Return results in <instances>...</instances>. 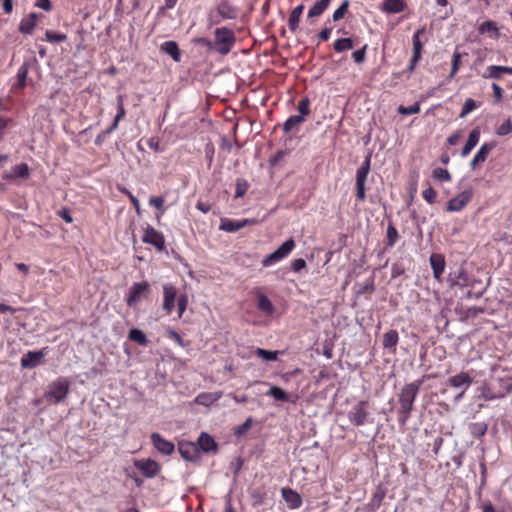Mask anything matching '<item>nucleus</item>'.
Instances as JSON below:
<instances>
[{"label": "nucleus", "instance_id": "64", "mask_svg": "<svg viewBox=\"0 0 512 512\" xmlns=\"http://www.w3.org/2000/svg\"><path fill=\"white\" fill-rule=\"evenodd\" d=\"M58 214L67 223H71L73 221V218L71 217L70 211L68 209H61Z\"/></svg>", "mask_w": 512, "mask_h": 512}, {"label": "nucleus", "instance_id": "33", "mask_svg": "<svg viewBox=\"0 0 512 512\" xmlns=\"http://www.w3.org/2000/svg\"><path fill=\"white\" fill-rule=\"evenodd\" d=\"M405 9L403 0H384L382 10L387 13H400Z\"/></svg>", "mask_w": 512, "mask_h": 512}, {"label": "nucleus", "instance_id": "36", "mask_svg": "<svg viewBox=\"0 0 512 512\" xmlns=\"http://www.w3.org/2000/svg\"><path fill=\"white\" fill-rule=\"evenodd\" d=\"M220 398L217 393H201L195 398V402L199 405L209 406Z\"/></svg>", "mask_w": 512, "mask_h": 512}, {"label": "nucleus", "instance_id": "39", "mask_svg": "<svg viewBox=\"0 0 512 512\" xmlns=\"http://www.w3.org/2000/svg\"><path fill=\"white\" fill-rule=\"evenodd\" d=\"M353 41L351 38H339L334 42V50L338 53L352 49Z\"/></svg>", "mask_w": 512, "mask_h": 512}, {"label": "nucleus", "instance_id": "6", "mask_svg": "<svg viewBox=\"0 0 512 512\" xmlns=\"http://www.w3.org/2000/svg\"><path fill=\"white\" fill-rule=\"evenodd\" d=\"M177 298V288L171 283H165L163 285L162 309L167 315H170L173 312Z\"/></svg>", "mask_w": 512, "mask_h": 512}, {"label": "nucleus", "instance_id": "17", "mask_svg": "<svg viewBox=\"0 0 512 512\" xmlns=\"http://www.w3.org/2000/svg\"><path fill=\"white\" fill-rule=\"evenodd\" d=\"M429 263L433 272V277L440 281L446 266L445 257L440 253H432L429 258Z\"/></svg>", "mask_w": 512, "mask_h": 512}, {"label": "nucleus", "instance_id": "43", "mask_svg": "<svg viewBox=\"0 0 512 512\" xmlns=\"http://www.w3.org/2000/svg\"><path fill=\"white\" fill-rule=\"evenodd\" d=\"M257 306L258 308L267 313V314H270L272 313V310H273V306H272V303L271 301L263 294L259 295L258 296V301H257Z\"/></svg>", "mask_w": 512, "mask_h": 512}, {"label": "nucleus", "instance_id": "28", "mask_svg": "<svg viewBox=\"0 0 512 512\" xmlns=\"http://www.w3.org/2000/svg\"><path fill=\"white\" fill-rule=\"evenodd\" d=\"M479 34H488L490 38L497 39L500 35L497 24L492 20L481 23L478 27Z\"/></svg>", "mask_w": 512, "mask_h": 512}, {"label": "nucleus", "instance_id": "34", "mask_svg": "<svg viewBox=\"0 0 512 512\" xmlns=\"http://www.w3.org/2000/svg\"><path fill=\"white\" fill-rule=\"evenodd\" d=\"M468 429L470 434L475 438L483 437L488 431V424L485 422L469 423Z\"/></svg>", "mask_w": 512, "mask_h": 512}, {"label": "nucleus", "instance_id": "20", "mask_svg": "<svg viewBox=\"0 0 512 512\" xmlns=\"http://www.w3.org/2000/svg\"><path fill=\"white\" fill-rule=\"evenodd\" d=\"M179 452L181 456L187 461H197L199 459L198 447L192 442L179 443Z\"/></svg>", "mask_w": 512, "mask_h": 512}, {"label": "nucleus", "instance_id": "38", "mask_svg": "<svg viewBox=\"0 0 512 512\" xmlns=\"http://www.w3.org/2000/svg\"><path fill=\"white\" fill-rule=\"evenodd\" d=\"M386 236H387L386 247L392 248L399 239V233H398L396 227L391 222L387 226Z\"/></svg>", "mask_w": 512, "mask_h": 512}, {"label": "nucleus", "instance_id": "54", "mask_svg": "<svg viewBox=\"0 0 512 512\" xmlns=\"http://www.w3.org/2000/svg\"><path fill=\"white\" fill-rule=\"evenodd\" d=\"M268 395H271L276 400H286L287 398L286 392L283 389L276 386H271V388L268 391Z\"/></svg>", "mask_w": 512, "mask_h": 512}, {"label": "nucleus", "instance_id": "45", "mask_svg": "<svg viewBox=\"0 0 512 512\" xmlns=\"http://www.w3.org/2000/svg\"><path fill=\"white\" fill-rule=\"evenodd\" d=\"M398 113L404 116L417 114L420 112V104L418 102H415L411 106H403L400 105L397 109Z\"/></svg>", "mask_w": 512, "mask_h": 512}, {"label": "nucleus", "instance_id": "49", "mask_svg": "<svg viewBox=\"0 0 512 512\" xmlns=\"http://www.w3.org/2000/svg\"><path fill=\"white\" fill-rule=\"evenodd\" d=\"M512 132V121L506 119L501 125L496 128V134L499 136H506Z\"/></svg>", "mask_w": 512, "mask_h": 512}, {"label": "nucleus", "instance_id": "42", "mask_svg": "<svg viewBox=\"0 0 512 512\" xmlns=\"http://www.w3.org/2000/svg\"><path fill=\"white\" fill-rule=\"evenodd\" d=\"M432 176L439 182H449L451 180V174L447 169L437 167L432 171Z\"/></svg>", "mask_w": 512, "mask_h": 512}, {"label": "nucleus", "instance_id": "5", "mask_svg": "<svg viewBox=\"0 0 512 512\" xmlns=\"http://www.w3.org/2000/svg\"><path fill=\"white\" fill-rule=\"evenodd\" d=\"M472 189H466L451 198L446 205L447 212H460L472 200Z\"/></svg>", "mask_w": 512, "mask_h": 512}, {"label": "nucleus", "instance_id": "40", "mask_svg": "<svg viewBox=\"0 0 512 512\" xmlns=\"http://www.w3.org/2000/svg\"><path fill=\"white\" fill-rule=\"evenodd\" d=\"M479 106H480V103L476 102L474 99H472V98L466 99L462 106V110L460 112L459 117L465 118L469 113H471L474 109L478 108Z\"/></svg>", "mask_w": 512, "mask_h": 512}, {"label": "nucleus", "instance_id": "53", "mask_svg": "<svg viewBox=\"0 0 512 512\" xmlns=\"http://www.w3.org/2000/svg\"><path fill=\"white\" fill-rule=\"evenodd\" d=\"M302 504V498L301 496L290 489V492H289V506H290V509H297L301 506Z\"/></svg>", "mask_w": 512, "mask_h": 512}, {"label": "nucleus", "instance_id": "41", "mask_svg": "<svg viewBox=\"0 0 512 512\" xmlns=\"http://www.w3.org/2000/svg\"><path fill=\"white\" fill-rule=\"evenodd\" d=\"M28 76V65L27 63H23L17 71V86L19 88H24L26 86V80Z\"/></svg>", "mask_w": 512, "mask_h": 512}, {"label": "nucleus", "instance_id": "26", "mask_svg": "<svg viewBox=\"0 0 512 512\" xmlns=\"http://www.w3.org/2000/svg\"><path fill=\"white\" fill-rule=\"evenodd\" d=\"M287 152L286 150L280 149L269 159V168L271 174L276 173L278 170L285 166Z\"/></svg>", "mask_w": 512, "mask_h": 512}, {"label": "nucleus", "instance_id": "1", "mask_svg": "<svg viewBox=\"0 0 512 512\" xmlns=\"http://www.w3.org/2000/svg\"><path fill=\"white\" fill-rule=\"evenodd\" d=\"M423 380L419 379L410 383L405 384L398 395L399 408L398 423L400 426L405 427L408 420L411 417V413L414 410V404L420 392Z\"/></svg>", "mask_w": 512, "mask_h": 512}, {"label": "nucleus", "instance_id": "47", "mask_svg": "<svg viewBox=\"0 0 512 512\" xmlns=\"http://www.w3.org/2000/svg\"><path fill=\"white\" fill-rule=\"evenodd\" d=\"M67 39L66 34L56 33L51 30H47L45 33V40L50 43H60L64 42Z\"/></svg>", "mask_w": 512, "mask_h": 512}, {"label": "nucleus", "instance_id": "11", "mask_svg": "<svg viewBox=\"0 0 512 512\" xmlns=\"http://www.w3.org/2000/svg\"><path fill=\"white\" fill-rule=\"evenodd\" d=\"M288 255V240L284 241L281 246L269 254L262 260L263 267H271L278 264Z\"/></svg>", "mask_w": 512, "mask_h": 512}, {"label": "nucleus", "instance_id": "18", "mask_svg": "<svg viewBox=\"0 0 512 512\" xmlns=\"http://www.w3.org/2000/svg\"><path fill=\"white\" fill-rule=\"evenodd\" d=\"M310 101L307 97L301 99L297 105L298 115L290 116V129L305 120V117L310 113Z\"/></svg>", "mask_w": 512, "mask_h": 512}, {"label": "nucleus", "instance_id": "25", "mask_svg": "<svg viewBox=\"0 0 512 512\" xmlns=\"http://www.w3.org/2000/svg\"><path fill=\"white\" fill-rule=\"evenodd\" d=\"M480 129L479 127L474 128L468 135L466 143L461 151V157H466L469 153L475 148L480 139Z\"/></svg>", "mask_w": 512, "mask_h": 512}, {"label": "nucleus", "instance_id": "3", "mask_svg": "<svg viewBox=\"0 0 512 512\" xmlns=\"http://www.w3.org/2000/svg\"><path fill=\"white\" fill-rule=\"evenodd\" d=\"M367 404V401H359L348 411L347 418L353 426L359 427L373 422L374 419L370 417V413L366 409Z\"/></svg>", "mask_w": 512, "mask_h": 512}, {"label": "nucleus", "instance_id": "4", "mask_svg": "<svg viewBox=\"0 0 512 512\" xmlns=\"http://www.w3.org/2000/svg\"><path fill=\"white\" fill-rule=\"evenodd\" d=\"M150 292V285L148 282H136L129 288L126 295V303L129 307L135 308L139 302L145 298Z\"/></svg>", "mask_w": 512, "mask_h": 512}, {"label": "nucleus", "instance_id": "7", "mask_svg": "<svg viewBox=\"0 0 512 512\" xmlns=\"http://www.w3.org/2000/svg\"><path fill=\"white\" fill-rule=\"evenodd\" d=\"M142 241L154 246L158 251H162L165 247V239L162 233L150 225L145 228Z\"/></svg>", "mask_w": 512, "mask_h": 512}, {"label": "nucleus", "instance_id": "51", "mask_svg": "<svg viewBox=\"0 0 512 512\" xmlns=\"http://www.w3.org/2000/svg\"><path fill=\"white\" fill-rule=\"evenodd\" d=\"M348 7H349V1L344 0L341 3V5L334 11L333 16H332L333 20L339 21L340 19H342L348 10Z\"/></svg>", "mask_w": 512, "mask_h": 512}, {"label": "nucleus", "instance_id": "2", "mask_svg": "<svg viewBox=\"0 0 512 512\" xmlns=\"http://www.w3.org/2000/svg\"><path fill=\"white\" fill-rule=\"evenodd\" d=\"M236 42L234 32L227 27H219L214 31V51L227 55Z\"/></svg>", "mask_w": 512, "mask_h": 512}, {"label": "nucleus", "instance_id": "27", "mask_svg": "<svg viewBox=\"0 0 512 512\" xmlns=\"http://www.w3.org/2000/svg\"><path fill=\"white\" fill-rule=\"evenodd\" d=\"M371 158H372V153L369 152L364 161L362 162L361 166L357 169L356 171V183H366V180H367V176L369 174V171H370V167H371Z\"/></svg>", "mask_w": 512, "mask_h": 512}, {"label": "nucleus", "instance_id": "44", "mask_svg": "<svg viewBox=\"0 0 512 512\" xmlns=\"http://www.w3.org/2000/svg\"><path fill=\"white\" fill-rule=\"evenodd\" d=\"M460 63H461V53H459L458 51H455L452 56L451 72L448 76V80H451L456 75V73L459 70Z\"/></svg>", "mask_w": 512, "mask_h": 512}, {"label": "nucleus", "instance_id": "29", "mask_svg": "<svg viewBox=\"0 0 512 512\" xmlns=\"http://www.w3.org/2000/svg\"><path fill=\"white\" fill-rule=\"evenodd\" d=\"M216 10L222 19H235L238 15V10L226 1L219 3Z\"/></svg>", "mask_w": 512, "mask_h": 512}, {"label": "nucleus", "instance_id": "57", "mask_svg": "<svg viewBox=\"0 0 512 512\" xmlns=\"http://www.w3.org/2000/svg\"><path fill=\"white\" fill-rule=\"evenodd\" d=\"M422 196L429 204H433L435 202L437 193L431 186H429L423 190Z\"/></svg>", "mask_w": 512, "mask_h": 512}, {"label": "nucleus", "instance_id": "61", "mask_svg": "<svg viewBox=\"0 0 512 512\" xmlns=\"http://www.w3.org/2000/svg\"><path fill=\"white\" fill-rule=\"evenodd\" d=\"M356 196L359 201L363 202L365 200V183H356Z\"/></svg>", "mask_w": 512, "mask_h": 512}, {"label": "nucleus", "instance_id": "10", "mask_svg": "<svg viewBox=\"0 0 512 512\" xmlns=\"http://www.w3.org/2000/svg\"><path fill=\"white\" fill-rule=\"evenodd\" d=\"M134 465L147 478L155 477L160 471L159 464L151 459L135 460Z\"/></svg>", "mask_w": 512, "mask_h": 512}, {"label": "nucleus", "instance_id": "35", "mask_svg": "<svg viewBox=\"0 0 512 512\" xmlns=\"http://www.w3.org/2000/svg\"><path fill=\"white\" fill-rule=\"evenodd\" d=\"M128 337L130 340L136 342L141 346H147L149 343L147 336L144 334L142 330L138 328H132L129 331Z\"/></svg>", "mask_w": 512, "mask_h": 512}, {"label": "nucleus", "instance_id": "24", "mask_svg": "<svg viewBox=\"0 0 512 512\" xmlns=\"http://www.w3.org/2000/svg\"><path fill=\"white\" fill-rule=\"evenodd\" d=\"M198 447V450H202L203 452H215L217 450V443L215 440L207 433L202 432L198 437L197 443H195Z\"/></svg>", "mask_w": 512, "mask_h": 512}, {"label": "nucleus", "instance_id": "37", "mask_svg": "<svg viewBox=\"0 0 512 512\" xmlns=\"http://www.w3.org/2000/svg\"><path fill=\"white\" fill-rule=\"evenodd\" d=\"M331 0H319L308 11V17L320 16L329 6Z\"/></svg>", "mask_w": 512, "mask_h": 512}, {"label": "nucleus", "instance_id": "60", "mask_svg": "<svg viewBox=\"0 0 512 512\" xmlns=\"http://www.w3.org/2000/svg\"><path fill=\"white\" fill-rule=\"evenodd\" d=\"M251 425H252V418L249 417L245 420V422L242 425H240L238 427V429L236 430V434L238 436L245 434L250 429Z\"/></svg>", "mask_w": 512, "mask_h": 512}, {"label": "nucleus", "instance_id": "56", "mask_svg": "<svg viewBox=\"0 0 512 512\" xmlns=\"http://www.w3.org/2000/svg\"><path fill=\"white\" fill-rule=\"evenodd\" d=\"M367 45H364L361 49L355 50L352 53L353 60L357 64H361L365 61Z\"/></svg>", "mask_w": 512, "mask_h": 512}, {"label": "nucleus", "instance_id": "21", "mask_svg": "<svg viewBox=\"0 0 512 512\" xmlns=\"http://www.w3.org/2000/svg\"><path fill=\"white\" fill-rule=\"evenodd\" d=\"M151 440L154 447L164 455H170L174 451V444L161 437L159 433H153Z\"/></svg>", "mask_w": 512, "mask_h": 512}, {"label": "nucleus", "instance_id": "15", "mask_svg": "<svg viewBox=\"0 0 512 512\" xmlns=\"http://www.w3.org/2000/svg\"><path fill=\"white\" fill-rule=\"evenodd\" d=\"M46 355L45 349L39 351H28L20 360L22 368H34L40 364L42 358Z\"/></svg>", "mask_w": 512, "mask_h": 512}, {"label": "nucleus", "instance_id": "19", "mask_svg": "<svg viewBox=\"0 0 512 512\" xmlns=\"http://www.w3.org/2000/svg\"><path fill=\"white\" fill-rule=\"evenodd\" d=\"M504 74L512 75V67L490 65L486 68L485 72L482 74V77L485 79L500 80Z\"/></svg>", "mask_w": 512, "mask_h": 512}, {"label": "nucleus", "instance_id": "59", "mask_svg": "<svg viewBox=\"0 0 512 512\" xmlns=\"http://www.w3.org/2000/svg\"><path fill=\"white\" fill-rule=\"evenodd\" d=\"M491 88H492L493 94H494L493 102L495 104H497L503 98V89L497 83H492Z\"/></svg>", "mask_w": 512, "mask_h": 512}, {"label": "nucleus", "instance_id": "13", "mask_svg": "<svg viewBox=\"0 0 512 512\" xmlns=\"http://www.w3.org/2000/svg\"><path fill=\"white\" fill-rule=\"evenodd\" d=\"M496 147L495 141L483 143L470 162V168L475 169L477 165L486 161L489 153Z\"/></svg>", "mask_w": 512, "mask_h": 512}, {"label": "nucleus", "instance_id": "63", "mask_svg": "<svg viewBox=\"0 0 512 512\" xmlns=\"http://www.w3.org/2000/svg\"><path fill=\"white\" fill-rule=\"evenodd\" d=\"M35 6L44 11H50L52 8L50 0H37Z\"/></svg>", "mask_w": 512, "mask_h": 512}, {"label": "nucleus", "instance_id": "23", "mask_svg": "<svg viewBox=\"0 0 512 512\" xmlns=\"http://www.w3.org/2000/svg\"><path fill=\"white\" fill-rule=\"evenodd\" d=\"M425 28L418 29L412 37L413 44V54L410 59L411 62L418 64L422 56L423 44L421 42L420 36L424 34Z\"/></svg>", "mask_w": 512, "mask_h": 512}, {"label": "nucleus", "instance_id": "22", "mask_svg": "<svg viewBox=\"0 0 512 512\" xmlns=\"http://www.w3.org/2000/svg\"><path fill=\"white\" fill-rule=\"evenodd\" d=\"M250 222L251 221L248 219L233 220V219L223 218V219H221L219 229L226 231V232L234 233V232H237L240 229L244 228Z\"/></svg>", "mask_w": 512, "mask_h": 512}, {"label": "nucleus", "instance_id": "62", "mask_svg": "<svg viewBox=\"0 0 512 512\" xmlns=\"http://www.w3.org/2000/svg\"><path fill=\"white\" fill-rule=\"evenodd\" d=\"M149 204L163 211L164 199L162 197H152Z\"/></svg>", "mask_w": 512, "mask_h": 512}, {"label": "nucleus", "instance_id": "55", "mask_svg": "<svg viewBox=\"0 0 512 512\" xmlns=\"http://www.w3.org/2000/svg\"><path fill=\"white\" fill-rule=\"evenodd\" d=\"M176 303H177V307H178V316H179V318H181L186 310V307H187V303H188L187 296L184 294L180 295L177 298Z\"/></svg>", "mask_w": 512, "mask_h": 512}, {"label": "nucleus", "instance_id": "50", "mask_svg": "<svg viewBox=\"0 0 512 512\" xmlns=\"http://www.w3.org/2000/svg\"><path fill=\"white\" fill-rule=\"evenodd\" d=\"M123 96L122 95H119L117 97V114L114 118V121L116 123L119 124V122L125 117L126 115V111H125V108H124V103H123Z\"/></svg>", "mask_w": 512, "mask_h": 512}, {"label": "nucleus", "instance_id": "48", "mask_svg": "<svg viewBox=\"0 0 512 512\" xmlns=\"http://www.w3.org/2000/svg\"><path fill=\"white\" fill-rule=\"evenodd\" d=\"M303 5H298L290 12V30H294L303 11Z\"/></svg>", "mask_w": 512, "mask_h": 512}, {"label": "nucleus", "instance_id": "30", "mask_svg": "<svg viewBox=\"0 0 512 512\" xmlns=\"http://www.w3.org/2000/svg\"><path fill=\"white\" fill-rule=\"evenodd\" d=\"M37 22V14L30 13L28 16L24 17L19 25V31L23 34H31L33 29L36 26Z\"/></svg>", "mask_w": 512, "mask_h": 512}, {"label": "nucleus", "instance_id": "8", "mask_svg": "<svg viewBox=\"0 0 512 512\" xmlns=\"http://www.w3.org/2000/svg\"><path fill=\"white\" fill-rule=\"evenodd\" d=\"M447 282L451 288L453 287H466L469 285L468 274L464 266L460 265L456 269L450 271L447 277Z\"/></svg>", "mask_w": 512, "mask_h": 512}, {"label": "nucleus", "instance_id": "14", "mask_svg": "<svg viewBox=\"0 0 512 512\" xmlns=\"http://www.w3.org/2000/svg\"><path fill=\"white\" fill-rule=\"evenodd\" d=\"M30 176V169L27 164L21 163L13 166L2 176L4 180L11 181L16 179H27Z\"/></svg>", "mask_w": 512, "mask_h": 512}, {"label": "nucleus", "instance_id": "58", "mask_svg": "<svg viewBox=\"0 0 512 512\" xmlns=\"http://www.w3.org/2000/svg\"><path fill=\"white\" fill-rule=\"evenodd\" d=\"M248 189V183L245 180H237L236 183V191H235V197L240 198L242 197Z\"/></svg>", "mask_w": 512, "mask_h": 512}, {"label": "nucleus", "instance_id": "52", "mask_svg": "<svg viewBox=\"0 0 512 512\" xmlns=\"http://www.w3.org/2000/svg\"><path fill=\"white\" fill-rule=\"evenodd\" d=\"M255 353L258 357H260L266 361H274L277 358L276 351H270V350L258 348Z\"/></svg>", "mask_w": 512, "mask_h": 512}, {"label": "nucleus", "instance_id": "12", "mask_svg": "<svg viewBox=\"0 0 512 512\" xmlns=\"http://www.w3.org/2000/svg\"><path fill=\"white\" fill-rule=\"evenodd\" d=\"M448 383L451 387L457 390L467 391L473 383V378L467 372H460L454 376L449 377Z\"/></svg>", "mask_w": 512, "mask_h": 512}, {"label": "nucleus", "instance_id": "31", "mask_svg": "<svg viewBox=\"0 0 512 512\" xmlns=\"http://www.w3.org/2000/svg\"><path fill=\"white\" fill-rule=\"evenodd\" d=\"M399 341V334L397 330L391 329L383 335V348L387 350H395V347Z\"/></svg>", "mask_w": 512, "mask_h": 512}, {"label": "nucleus", "instance_id": "32", "mask_svg": "<svg viewBox=\"0 0 512 512\" xmlns=\"http://www.w3.org/2000/svg\"><path fill=\"white\" fill-rule=\"evenodd\" d=\"M161 50L165 52L167 55L171 56L172 59L176 62H179L181 59V54L179 51V47L175 41H166L161 45Z\"/></svg>", "mask_w": 512, "mask_h": 512}, {"label": "nucleus", "instance_id": "9", "mask_svg": "<svg viewBox=\"0 0 512 512\" xmlns=\"http://www.w3.org/2000/svg\"><path fill=\"white\" fill-rule=\"evenodd\" d=\"M68 390V382L65 379H59L49 386L47 398L54 399L55 402H60L67 396Z\"/></svg>", "mask_w": 512, "mask_h": 512}, {"label": "nucleus", "instance_id": "46", "mask_svg": "<svg viewBox=\"0 0 512 512\" xmlns=\"http://www.w3.org/2000/svg\"><path fill=\"white\" fill-rule=\"evenodd\" d=\"M290 270L295 273H307V264L303 258L295 259L290 264Z\"/></svg>", "mask_w": 512, "mask_h": 512}, {"label": "nucleus", "instance_id": "16", "mask_svg": "<svg viewBox=\"0 0 512 512\" xmlns=\"http://www.w3.org/2000/svg\"><path fill=\"white\" fill-rule=\"evenodd\" d=\"M385 496L386 490L381 485H378L369 502L364 505V511L376 512L377 509L381 506Z\"/></svg>", "mask_w": 512, "mask_h": 512}]
</instances>
